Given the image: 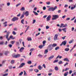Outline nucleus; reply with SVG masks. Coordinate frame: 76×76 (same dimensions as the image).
Instances as JSON below:
<instances>
[{
  "label": "nucleus",
  "instance_id": "f257e3e1",
  "mask_svg": "<svg viewBox=\"0 0 76 76\" xmlns=\"http://www.w3.org/2000/svg\"><path fill=\"white\" fill-rule=\"evenodd\" d=\"M57 8V7L55 6L54 8L53 7H50L49 8V9L48 10L49 11H54Z\"/></svg>",
  "mask_w": 76,
  "mask_h": 76
},
{
  "label": "nucleus",
  "instance_id": "f03ea898",
  "mask_svg": "<svg viewBox=\"0 0 76 76\" xmlns=\"http://www.w3.org/2000/svg\"><path fill=\"white\" fill-rule=\"evenodd\" d=\"M53 18H52V20H56L59 18V16L57 15H53Z\"/></svg>",
  "mask_w": 76,
  "mask_h": 76
},
{
  "label": "nucleus",
  "instance_id": "7ed1b4c3",
  "mask_svg": "<svg viewBox=\"0 0 76 76\" xmlns=\"http://www.w3.org/2000/svg\"><path fill=\"white\" fill-rule=\"evenodd\" d=\"M19 19V18L16 17H13L12 20V22H15L16 20H18Z\"/></svg>",
  "mask_w": 76,
  "mask_h": 76
},
{
  "label": "nucleus",
  "instance_id": "20e7f679",
  "mask_svg": "<svg viewBox=\"0 0 76 76\" xmlns=\"http://www.w3.org/2000/svg\"><path fill=\"white\" fill-rule=\"evenodd\" d=\"M48 49L49 51H51L53 49V48L52 46V44H50L48 45Z\"/></svg>",
  "mask_w": 76,
  "mask_h": 76
},
{
  "label": "nucleus",
  "instance_id": "39448f33",
  "mask_svg": "<svg viewBox=\"0 0 76 76\" xmlns=\"http://www.w3.org/2000/svg\"><path fill=\"white\" fill-rule=\"evenodd\" d=\"M20 55L19 54H17V55H13V57H14V58H18V57H20Z\"/></svg>",
  "mask_w": 76,
  "mask_h": 76
},
{
  "label": "nucleus",
  "instance_id": "423d86ee",
  "mask_svg": "<svg viewBox=\"0 0 76 76\" xmlns=\"http://www.w3.org/2000/svg\"><path fill=\"white\" fill-rule=\"evenodd\" d=\"M66 43H67V42H66V41H64L62 42V43L60 45L61 46H62V45H64V46L66 45Z\"/></svg>",
  "mask_w": 76,
  "mask_h": 76
},
{
  "label": "nucleus",
  "instance_id": "0eeeda50",
  "mask_svg": "<svg viewBox=\"0 0 76 76\" xmlns=\"http://www.w3.org/2000/svg\"><path fill=\"white\" fill-rule=\"evenodd\" d=\"M51 18V16L50 15H49L46 18V20L47 21H49L50 20V18Z\"/></svg>",
  "mask_w": 76,
  "mask_h": 76
},
{
  "label": "nucleus",
  "instance_id": "6e6552de",
  "mask_svg": "<svg viewBox=\"0 0 76 76\" xmlns=\"http://www.w3.org/2000/svg\"><path fill=\"white\" fill-rule=\"evenodd\" d=\"M25 63H22L20 64V65L19 66V67L20 68L21 67H23V66H25Z\"/></svg>",
  "mask_w": 76,
  "mask_h": 76
},
{
  "label": "nucleus",
  "instance_id": "1a4fd4ad",
  "mask_svg": "<svg viewBox=\"0 0 76 76\" xmlns=\"http://www.w3.org/2000/svg\"><path fill=\"white\" fill-rule=\"evenodd\" d=\"M58 37V35L57 34H55L54 37V39L55 41H56L57 40V37Z\"/></svg>",
  "mask_w": 76,
  "mask_h": 76
},
{
  "label": "nucleus",
  "instance_id": "9d476101",
  "mask_svg": "<svg viewBox=\"0 0 76 76\" xmlns=\"http://www.w3.org/2000/svg\"><path fill=\"white\" fill-rule=\"evenodd\" d=\"M24 15H25L26 16H29V12L28 11H26L24 13Z\"/></svg>",
  "mask_w": 76,
  "mask_h": 76
},
{
  "label": "nucleus",
  "instance_id": "9b49d317",
  "mask_svg": "<svg viewBox=\"0 0 76 76\" xmlns=\"http://www.w3.org/2000/svg\"><path fill=\"white\" fill-rule=\"evenodd\" d=\"M53 57H54V56L52 55L50 57L48 58V59L49 60H51V59L53 58Z\"/></svg>",
  "mask_w": 76,
  "mask_h": 76
},
{
  "label": "nucleus",
  "instance_id": "f8f14e48",
  "mask_svg": "<svg viewBox=\"0 0 76 76\" xmlns=\"http://www.w3.org/2000/svg\"><path fill=\"white\" fill-rule=\"evenodd\" d=\"M9 53H10V52H9V51H7L5 52L4 54L5 56H7V54H8Z\"/></svg>",
  "mask_w": 76,
  "mask_h": 76
},
{
  "label": "nucleus",
  "instance_id": "ddd939ff",
  "mask_svg": "<svg viewBox=\"0 0 76 76\" xmlns=\"http://www.w3.org/2000/svg\"><path fill=\"white\" fill-rule=\"evenodd\" d=\"M24 49H25V48H24L22 47L20 49L19 51H20V52H21V53H22V52L23 51V50H24Z\"/></svg>",
  "mask_w": 76,
  "mask_h": 76
},
{
  "label": "nucleus",
  "instance_id": "4468645a",
  "mask_svg": "<svg viewBox=\"0 0 76 76\" xmlns=\"http://www.w3.org/2000/svg\"><path fill=\"white\" fill-rule=\"evenodd\" d=\"M45 46V45H40L39 46V48L40 49H41L42 47H44Z\"/></svg>",
  "mask_w": 76,
  "mask_h": 76
},
{
  "label": "nucleus",
  "instance_id": "2eb2a0df",
  "mask_svg": "<svg viewBox=\"0 0 76 76\" xmlns=\"http://www.w3.org/2000/svg\"><path fill=\"white\" fill-rule=\"evenodd\" d=\"M27 39L28 41H32V38H31V37H28L27 38Z\"/></svg>",
  "mask_w": 76,
  "mask_h": 76
},
{
  "label": "nucleus",
  "instance_id": "dca6fc26",
  "mask_svg": "<svg viewBox=\"0 0 76 76\" xmlns=\"http://www.w3.org/2000/svg\"><path fill=\"white\" fill-rule=\"evenodd\" d=\"M64 61H68V62H69V59L67 58H65L64 59Z\"/></svg>",
  "mask_w": 76,
  "mask_h": 76
},
{
  "label": "nucleus",
  "instance_id": "f3484780",
  "mask_svg": "<svg viewBox=\"0 0 76 76\" xmlns=\"http://www.w3.org/2000/svg\"><path fill=\"white\" fill-rule=\"evenodd\" d=\"M57 45L56 44H53L52 45V47H56Z\"/></svg>",
  "mask_w": 76,
  "mask_h": 76
},
{
  "label": "nucleus",
  "instance_id": "a211bd4d",
  "mask_svg": "<svg viewBox=\"0 0 76 76\" xmlns=\"http://www.w3.org/2000/svg\"><path fill=\"white\" fill-rule=\"evenodd\" d=\"M69 74V72H65L64 74V76H67V75Z\"/></svg>",
  "mask_w": 76,
  "mask_h": 76
},
{
  "label": "nucleus",
  "instance_id": "6ab92c4d",
  "mask_svg": "<svg viewBox=\"0 0 76 76\" xmlns=\"http://www.w3.org/2000/svg\"><path fill=\"white\" fill-rule=\"evenodd\" d=\"M48 49L45 50L44 54H47V53H48Z\"/></svg>",
  "mask_w": 76,
  "mask_h": 76
},
{
  "label": "nucleus",
  "instance_id": "aec40b11",
  "mask_svg": "<svg viewBox=\"0 0 76 76\" xmlns=\"http://www.w3.org/2000/svg\"><path fill=\"white\" fill-rule=\"evenodd\" d=\"M20 10H21V11H24L25 10V7H22L20 9Z\"/></svg>",
  "mask_w": 76,
  "mask_h": 76
},
{
  "label": "nucleus",
  "instance_id": "412c9836",
  "mask_svg": "<svg viewBox=\"0 0 76 76\" xmlns=\"http://www.w3.org/2000/svg\"><path fill=\"white\" fill-rule=\"evenodd\" d=\"M38 69L39 70H41L42 69V67L41 66V65H39L38 66Z\"/></svg>",
  "mask_w": 76,
  "mask_h": 76
},
{
  "label": "nucleus",
  "instance_id": "4be33fe9",
  "mask_svg": "<svg viewBox=\"0 0 76 76\" xmlns=\"http://www.w3.org/2000/svg\"><path fill=\"white\" fill-rule=\"evenodd\" d=\"M24 19H23L21 20V23H22V24H23V25H24V24H25V23H24Z\"/></svg>",
  "mask_w": 76,
  "mask_h": 76
},
{
  "label": "nucleus",
  "instance_id": "5701e85b",
  "mask_svg": "<svg viewBox=\"0 0 76 76\" xmlns=\"http://www.w3.org/2000/svg\"><path fill=\"white\" fill-rule=\"evenodd\" d=\"M55 70H56V71L58 70V68L57 66H55Z\"/></svg>",
  "mask_w": 76,
  "mask_h": 76
},
{
  "label": "nucleus",
  "instance_id": "b1692460",
  "mask_svg": "<svg viewBox=\"0 0 76 76\" xmlns=\"http://www.w3.org/2000/svg\"><path fill=\"white\" fill-rule=\"evenodd\" d=\"M60 28H64V24L63 23L61 24Z\"/></svg>",
  "mask_w": 76,
  "mask_h": 76
},
{
  "label": "nucleus",
  "instance_id": "393cba45",
  "mask_svg": "<svg viewBox=\"0 0 76 76\" xmlns=\"http://www.w3.org/2000/svg\"><path fill=\"white\" fill-rule=\"evenodd\" d=\"M75 8H76V5H74V7H72L71 9V10H73Z\"/></svg>",
  "mask_w": 76,
  "mask_h": 76
},
{
  "label": "nucleus",
  "instance_id": "a878e982",
  "mask_svg": "<svg viewBox=\"0 0 76 76\" xmlns=\"http://www.w3.org/2000/svg\"><path fill=\"white\" fill-rule=\"evenodd\" d=\"M10 38H11L12 39H15V37H13V36H10Z\"/></svg>",
  "mask_w": 76,
  "mask_h": 76
},
{
  "label": "nucleus",
  "instance_id": "bb28decb",
  "mask_svg": "<svg viewBox=\"0 0 76 76\" xmlns=\"http://www.w3.org/2000/svg\"><path fill=\"white\" fill-rule=\"evenodd\" d=\"M34 71H35L36 73H38L39 72V70L38 69H34Z\"/></svg>",
  "mask_w": 76,
  "mask_h": 76
},
{
  "label": "nucleus",
  "instance_id": "cd10ccee",
  "mask_svg": "<svg viewBox=\"0 0 76 76\" xmlns=\"http://www.w3.org/2000/svg\"><path fill=\"white\" fill-rule=\"evenodd\" d=\"M28 64H32V62L31 61H29L27 62Z\"/></svg>",
  "mask_w": 76,
  "mask_h": 76
},
{
  "label": "nucleus",
  "instance_id": "c85d7f7f",
  "mask_svg": "<svg viewBox=\"0 0 76 76\" xmlns=\"http://www.w3.org/2000/svg\"><path fill=\"white\" fill-rule=\"evenodd\" d=\"M11 64H14L15 63V61L14 60H12L11 61Z\"/></svg>",
  "mask_w": 76,
  "mask_h": 76
},
{
  "label": "nucleus",
  "instance_id": "c756f323",
  "mask_svg": "<svg viewBox=\"0 0 76 76\" xmlns=\"http://www.w3.org/2000/svg\"><path fill=\"white\" fill-rule=\"evenodd\" d=\"M65 51H69V48H66L65 49Z\"/></svg>",
  "mask_w": 76,
  "mask_h": 76
},
{
  "label": "nucleus",
  "instance_id": "7c9ffc66",
  "mask_svg": "<svg viewBox=\"0 0 76 76\" xmlns=\"http://www.w3.org/2000/svg\"><path fill=\"white\" fill-rule=\"evenodd\" d=\"M58 61V60L57 59V60H55L53 62V63H57Z\"/></svg>",
  "mask_w": 76,
  "mask_h": 76
},
{
  "label": "nucleus",
  "instance_id": "2f4dec72",
  "mask_svg": "<svg viewBox=\"0 0 76 76\" xmlns=\"http://www.w3.org/2000/svg\"><path fill=\"white\" fill-rule=\"evenodd\" d=\"M23 18H24V15L23 14L20 17V19H22Z\"/></svg>",
  "mask_w": 76,
  "mask_h": 76
},
{
  "label": "nucleus",
  "instance_id": "473e14b6",
  "mask_svg": "<svg viewBox=\"0 0 76 76\" xmlns=\"http://www.w3.org/2000/svg\"><path fill=\"white\" fill-rule=\"evenodd\" d=\"M74 40L73 39H72V40H70L69 42V43L71 44V43H72V42H73V41Z\"/></svg>",
  "mask_w": 76,
  "mask_h": 76
},
{
  "label": "nucleus",
  "instance_id": "72a5a7b5",
  "mask_svg": "<svg viewBox=\"0 0 76 76\" xmlns=\"http://www.w3.org/2000/svg\"><path fill=\"white\" fill-rule=\"evenodd\" d=\"M58 49H60V48L58 47H56L55 48V50H58Z\"/></svg>",
  "mask_w": 76,
  "mask_h": 76
},
{
  "label": "nucleus",
  "instance_id": "f704fd0d",
  "mask_svg": "<svg viewBox=\"0 0 76 76\" xmlns=\"http://www.w3.org/2000/svg\"><path fill=\"white\" fill-rule=\"evenodd\" d=\"M15 42V41H12L11 42V43L13 45L14 44V43Z\"/></svg>",
  "mask_w": 76,
  "mask_h": 76
},
{
  "label": "nucleus",
  "instance_id": "c9c22d12",
  "mask_svg": "<svg viewBox=\"0 0 76 76\" xmlns=\"http://www.w3.org/2000/svg\"><path fill=\"white\" fill-rule=\"evenodd\" d=\"M66 28H64L63 29H62V30L63 31H64V32H66Z\"/></svg>",
  "mask_w": 76,
  "mask_h": 76
},
{
  "label": "nucleus",
  "instance_id": "e433bc0d",
  "mask_svg": "<svg viewBox=\"0 0 76 76\" xmlns=\"http://www.w3.org/2000/svg\"><path fill=\"white\" fill-rule=\"evenodd\" d=\"M33 13H34L35 15H38V13H37V12H35L33 11Z\"/></svg>",
  "mask_w": 76,
  "mask_h": 76
},
{
  "label": "nucleus",
  "instance_id": "4c0bfd02",
  "mask_svg": "<svg viewBox=\"0 0 76 76\" xmlns=\"http://www.w3.org/2000/svg\"><path fill=\"white\" fill-rule=\"evenodd\" d=\"M16 45L19 46V42H16Z\"/></svg>",
  "mask_w": 76,
  "mask_h": 76
},
{
  "label": "nucleus",
  "instance_id": "58836bf2",
  "mask_svg": "<svg viewBox=\"0 0 76 76\" xmlns=\"http://www.w3.org/2000/svg\"><path fill=\"white\" fill-rule=\"evenodd\" d=\"M4 44V42H0V45H3Z\"/></svg>",
  "mask_w": 76,
  "mask_h": 76
},
{
  "label": "nucleus",
  "instance_id": "ea45409f",
  "mask_svg": "<svg viewBox=\"0 0 76 76\" xmlns=\"http://www.w3.org/2000/svg\"><path fill=\"white\" fill-rule=\"evenodd\" d=\"M38 57H42V55L39 54V55H38Z\"/></svg>",
  "mask_w": 76,
  "mask_h": 76
},
{
  "label": "nucleus",
  "instance_id": "a19ab883",
  "mask_svg": "<svg viewBox=\"0 0 76 76\" xmlns=\"http://www.w3.org/2000/svg\"><path fill=\"white\" fill-rule=\"evenodd\" d=\"M62 63H63V61H60L58 62V63L59 64H62Z\"/></svg>",
  "mask_w": 76,
  "mask_h": 76
},
{
  "label": "nucleus",
  "instance_id": "79ce46f5",
  "mask_svg": "<svg viewBox=\"0 0 76 76\" xmlns=\"http://www.w3.org/2000/svg\"><path fill=\"white\" fill-rule=\"evenodd\" d=\"M8 75V73H6L3 75L2 76H7Z\"/></svg>",
  "mask_w": 76,
  "mask_h": 76
},
{
  "label": "nucleus",
  "instance_id": "37998d69",
  "mask_svg": "<svg viewBox=\"0 0 76 76\" xmlns=\"http://www.w3.org/2000/svg\"><path fill=\"white\" fill-rule=\"evenodd\" d=\"M12 34L14 35H15L16 34V33L14 31H13L12 32Z\"/></svg>",
  "mask_w": 76,
  "mask_h": 76
},
{
  "label": "nucleus",
  "instance_id": "c03bdc74",
  "mask_svg": "<svg viewBox=\"0 0 76 76\" xmlns=\"http://www.w3.org/2000/svg\"><path fill=\"white\" fill-rule=\"evenodd\" d=\"M29 28V26H28L27 27L26 29V31H25V33L26 32V31H28V29Z\"/></svg>",
  "mask_w": 76,
  "mask_h": 76
},
{
  "label": "nucleus",
  "instance_id": "a18cd8bd",
  "mask_svg": "<svg viewBox=\"0 0 76 76\" xmlns=\"http://www.w3.org/2000/svg\"><path fill=\"white\" fill-rule=\"evenodd\" d=\"M20 4H21V3H20L17 4L16 5V7H18V6H19L20 5Z\"/></svg>",
  "mask_w": 76,
  "mask_h": 76
},
{
  "label": "nucleus",
  "instance_id": "49530a36",
  "mask_svg": "<svg viewBox=\"0 0 76 76\" xmlns=\"http://www.w3.org/2000/svg\"><path fill=\"white\" fill-rule=\"evenodd\" d=\"M6 38L7 39H8V37H9V35L7 34H6L5 35Z\"/></svg>",
  "mask_w": 76,
  "mask_h": 76
},
{
  "label": "nucleus",
  "instance_id": "de8ad7c7",
  "mask_svg": "<svg viewBox=\"0 0 76 76\" xmlns=\"http://www.w3.org/2000/svg\"><path fill=\"white\" fill-rule=\"evenodd\" d=\"M23 72H21L19 74V75H20V76H21V75H22V74H23Z\"/></svg>",
  "mask_w": 76,
  "mask_h": 76
},
{
  "label": "nucleus",
  "instance_id": "09e8293b",
  "mask_svg": "<svg viewBox=\"0 0 76 76\" xmlns=\"http://www.w3.org/2000/svg\"><path fill=\"white\" fill-rule=\"evenodd\" d=\"M46 3L47 4H48V5H49V4H50V1L46 2Z\"/></svg>",
  "mask_w": 76,
  "mask_h": 76
},
{
  "label": "nucleus",
  "instance_id": "8fccbe9b",
  "mask_svg": "<svg viewBox=\"0 0 76 76\" xmlns=\"http://www.w3.org/2000/svg\"><path fill=\"white\" fill-rule=\"evenodd\" d=\"M34 70V69H29V72H32Z\"/></svg>",
  "mask_w": 76,
  "mask_h": 76
},
{
  "label": "nucleus",
  "instance_id": "3c124183",
  "mask_svg": "<svg viewBox=\"0 0 76 76\" xmlns=\"http://www.w3.org/2000/svg\"><path fill=\"white\" fill-rule=\"evenodd\" d=\"M46 29H49V28H50V27L48 26H46Z\"/></svg>",
  "mask_w": 76,
  "mask_h": 76
},
{
  "label": "nucleus",
  "instance_id": "603ef678",
  "mask_svg": "<svg viewBox=\"0 0 76 76\" xmlns=\"http://www.w3.org/2000/svg\"><path fill=\"white\" fill-rule=\"evenodd\" d=\"M46 43V41L45 40L43 42V45L44 44H45Z\"/></svg>",
  "mask_w": 76,
  "mask_h": 76
},
{
  "label": "nucleus",
  "instance_id": "864d4df0",
  "mask_svg": "<svg viewBox=\"0 0 76 76\" xmlns=\"http://www.w3.org/2000/svg\"><path fill=\"white\" fill-rule=\"evenodd\" d=\"M9 47H10V48H12V45L10 44L8 45Z\"/></svg>",
  "mask_w": 76,
  "mask_h": 76
},
{
  "label": "nucleus",
  "instance_id": "5fc2aeb1",
  "mask_svg": "<svg viewBox=\"0 0 76 76\" xmlns=\"http://www.w3.org/2000/svg\"><path fill=\"white\" fill-rule=\"evenodd\" d=\"M33 21V23H35L36 22V20H34Z\"/></svg>",
  "mask_w": 76,
  "mask_h": 76
},
{
  "label": "nucleus",
  "instance_id": "6e6d98bb",
  "mask_svg": "<svg viewBox=\"0 0 76 76\" xmlns=\"http://www.w3.org/2000/svg\"><path fill=\"white\" fill-rule=\"evenodd\" d=\"M48 39V41H51V37H49Z\"/></svg>",
  "mask_w": 76,
  "mask_h": 76
},
{
  "label": "nucleus",
  "instance_id": "4d7b16f0",
  "mask_svg": "<svg viewBox=\"0 0 76 76\" xmlns=\"http://www.w3.org/2000/svg\"><path fill=\"white\" fill-rule=\"evenodd\" d=\"M9 34H10V32H9V31H8V32H7V33L6 35H9Z\"/></svg>",
  "mask_w": 76,
  "mask_h": 76
},
{
  "label": "nucleus",
  "instance_id": "13d9d810",
  "mask_svg": "<svg viewBox=\"0 0 76 76\" xmlns=\"http://www.w3.org/2000/svg\"><path fill=\"white\" fill-rule=\"evenodd\" d=\"M69 68H65V71H67V70H69Z\"/></svg>",
  "mask_w": 76,
  "mask_h": 76
},
{
  "label": "nucleus",
  "instance_id": "bf43d9fd",
  "mask_svg": "<svg viewBox=\"0 0 76 76\" xmlns=\"http://www.w3.org/2000/svg\"><path fill=\"white\" fill-rule=\"evenodd\" d=\"M40 34V33H38V34H37L36 35V37L39 35Z\"/></svg>",
  "mask_w": 76,
  "mask_h": 76
},
{
  "label": "nucleus",
  "instance_id": "052dcab7",
  "mask_svg": "<svg viewBox=\"0 0 76 76\" xmlns=\"http://www.w3.org/2000/svg\"><path fill=\"white\" fill-rule=\"evenodd\" d=\"M70 18H68L66 19V20H70Z\"/></svg>",
  "mask_w": 76,
  "mask_h": 76
},
{
  "label": "nucleus",
  "instance_id": "680f3d73",
  "mask_svg": "<svg viewBox=\"0 0 76 76\" xmlns=\"http://www.w3.org/2000/svg\"><path fill=\"white\" fill-rule=\"evenodd\" d=\"M9 69H12V66H9Z\"/></svg>",
  "mask_w": 76,
  "mask_h": 76
},
{
  "label": "nucleus",
  "instance_id": "e2e57ef3",
  "mask_svg": "<svg viewBox=\"0 0 76 76\" xmlns=\"http://www.w3.org/2000/svg\"><path fill=\"white\" fill-rule=\"evenodd\" d=\"M75 17H74L72 18V19L71 20H74V19H75Z\"/></svg>",
  "mask_w": 76,
  "mask_h": 76
},
{
  "label": "nucleus",
  "instance_id": "0e129e2a",
  "mask_svg": "<svg viewBox=\"0 0 76 76\" xmlns=\"http://www.w3.org/2000/svg\"><path fill=\"white\" fill-rule=\"evenodd\" d=\"M43 67H44V68H46V66H45V64H43V65H42Z\"/></svg>",
  "mask_w": 76,
  "mask_h": 76
},
{
  "label": "nucleus",
  "instance_id": "69168bd1",
  "mask_svg": "<svg viewBox=\"0 0 76 76\" xmlns=\"http://www.w3.org/2000/svg\"><path fill=\"white\" fill-rule=\"evenodd\" d=\"M53 71V69H50L49 70V72H52Z\"/></svg>",
  "mask_w": 76,
  "mask_h": 76
},
{
  "label": "nucleus",
  "instance_id": "338daca9",
  "mask_svg": "<svg viewBox=\"0 0 76 76\" xmlns=\"http://www.w3.org/2000/svg\"><path fill=\"white\" fill-rule=\"evenodd\" d=\"M66 36H65L64 37H62V39H65V38H66Z\"/></svg>",
  "mask_w": 76,
  "mask_h": 76
},
{
  "label": "nucleus",
  "instance_id": "774afa93",
  "mask_svg": "<svg viewBox=\"0 0 76 76\" xmlns=\"http://www.w3.org/2000/svg\"><path fill=\"white\" fill-rule=\"evenodd\" d=\"M10 3L8 2V3H7V6H9L10 5Z\"/></svg>",
  "mask_w": 76,
  "mask_h": 76
}]
</instances>
